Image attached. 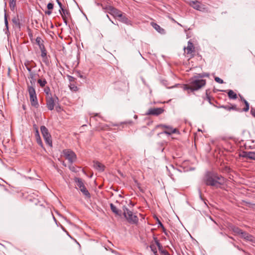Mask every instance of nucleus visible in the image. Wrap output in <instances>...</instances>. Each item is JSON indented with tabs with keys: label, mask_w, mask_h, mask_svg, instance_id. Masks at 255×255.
<instances>
[{
	"label": "nucleus",
	"mask_w": 255,
	"mask_h": 255,
	"mask_svg": "<svg viewBox=\"0 0 255 255\" xmlns=\"http://www.w3.org/2000/svg\"><path fill=\"white\" fill-rule=\"evenodd\" d=\"M108 12L113 15L115 17H118V18L121 16L122 14L123 13L120 10L116 8L113 6H109L108 8Z\"/></svg>",
	"instance_id": "1a4fd4ad"
},
{
	"label": "nucleus",
	"mask_w": 255,
	"mask_h": 255,
	"mask_svg": "<svg viewBox=\"0 0 255 255\" xmlns=\"http://www.w3.org/2000/svg\"><path fill=\"white\" fill-rule=\"evenodd\" d=\"M78 76L81 78H84V77L82 75H81L80 73L78 74Z\"/></svg>",
	"instance_id": "052dcab7"
},
{
	"label": "nucleus",
	"mask_w": 255,
	"mask_h": 255,
	"mask_svg": "<svg viewBox=\"0 0 255 255\" xmlns=\"http://www.w3.org/2000/svg\"><path fill=\"white\" fill-rule=\"evenodd\" d=\"M45 13L46 14L50 15L52 13V11L50 10H49L46 11L45 12Z\"/></svg>",
	"instance_id": "4d7b16f0"
},
{
	"label": "nucleus",
	"mask_w": 255,
	"mask_h": 255,
	"mask_svg": "<svg viewBox=\"0 0 255 255\" xmlns=\"http://www.w3.org/2000/svg\"><path fill=\"white\" fill-rule=\"evenodd\" d=\"M44 92L46 94V97H49L53 95L52 93L50 92V88L48 86L44 88Z\"/></svg>",
	"instance_id": "7c9ffc66"
},
{
	"label": "nucleus",
	"mask_w": 255,
	"mask_h": 255,
	"mask_svg": "<svg viewBox=\"0 0 255 255\" xmlns=\"http://www.w3.org/2000/svg\"><path fill=\"white\" fill-rule=\"evenodd\" d=\"M229 238H230V239H232V240H234V238L232 237H230V236H228Z\"/></svg>",
	"instance_id": "0e129e2a"
},
{
	"label": "nucleus",
	"mask_w": 255,
	"mask_h": 255,
	"mask_svg": "<svg viewBox=\"0 0 255 255\" xmlns=\"http://www.w3.org/2000/svg\"><path fill=\"white\" fill-rule=\"evenodd\" d=\"M240 156L247 159H250L255 160V152L244 151L240 154Z\"/></svg>",
	"instance_id": "9d476101"
},
{
	"label": "nucleus",
	"mask_w": 255,
	"mask_h": 255,
	"mask_svg": "<svg viewBox=\"0 0 255 255\" xmlns=\"http://www.w3.org/2000/svg\"><path fill=\"white\" fill-rule=\"evenodd\" d=\"M56 2L59 6L60 9H62V8H64V7L63 6L62 3L59 0H56Z\"/></svg>",
	"instance_id": "c03bdc74"
},
{
	"label": "nucleus",
	"mask_w": 255,
	"mask_h": 255,
	"mask_svg": "<svg viewBox=\"0 0 255 255\" xmlns=\"http://www.w3.org/2000/svg\"><path fill=\"white\" fill-rule=\"evenodd\" d=\"M164 112V109L162 108H150L146 113V115H152L157 116Z\"/></svg>",
	"instance_id": "6e6552de"
},
{
	"label": "nucleus",
	"mask_w": 255,
	"mask_h": 255,
	"mask_svg": "<svg viewBox=\"0 0 255 255\" xmlns=\"http://www.w3.org/2000/svg\"><path fill=\"white\" fill-rule=\"evenodd\" d=\"M53 218L54 220L55 221H56V219H55V218L54 217V216H53Z\"/></svg>",
	"instance_id": "774afa93"
},
{
	"label": "nucleus",
	"mask_w": 255,
	"mask_h": 255,
	"mask_svg": "<svg viewBox=\"0 0 255 255\" xmlns=\"http://www.w3.org/2000/svg\"><path fill=\"white\" fill-rule=\"evenodd\" d=\"M37 83L39 84L40 86L42 88L44 87L47 84V81L45 79H39L37 80Z\"/></svg>",
	"instance_id": "c85d7f7f"
},
{
	"label": "nucleus",
	"mask_w": 255,
	"mask_h": 255,
	"mask_svg": "<svg viewBox=\"0 0 255 255\" xmlns=\"http://www.w3.org/2000/svg\"><path fill=\"white\" fill-rule=\"evenodd\" d=\"M209 76V74L207 73H203L198 74L197 75L194 76V78H202L204 77H208Z\"/></svg>",
	"instance_id": "cd10ccee"
},
{
	"label": "nucleus",
	"mask_w": 255,
	"mask_h": 255,
	"mask_svg": "<svg viewBox=\"0 0 255 255\" xmlns=\"http://www.w3.org/2000/svg\"><path fill=\"white\" fill-rule=\"evenodd\" d=\"M40 130L45 142L50 146H52V142L51 136L47 128L44 126H42L40 127Z\"/></svg>",
	"instance_id": "423d86ee"
},
{
	"label": "nucleus",
	"mask_w": 255,
	"mask_h": 255,
	"mask_svg": "<svg viewBox=\"0 0 255 255\" xmlns=\"http://www.w3.org/2000/svg\"><path fill=\"white\" fill-rule=\"evenodd\" d=\"M243 101L245 104L246 107L245 108L242 109V111L247 112L249 111V108H250L249 103L245 99H243Z\"/></svg>",
	"instance_id": "473e14b6"
},
{
	"label": "nucleus",
	"mask_w": 255,
	"mask_h": 255,
	"mask_svg": "<svg viewBox=\"0 0 255 255\" xmlns=\"http://www.w3.org/2000/svg\"><path fill=\"white\" fill-rule=\"evenodd\" d=\"M215 80L216 82H217L218 83H220V84L224 83L223 80L222 79H221V78H220L219 77H215Z\"/></svg>",
	"instance_id": "58836bf2"
},
{
	"label": "nucleus",
	"mask_w": 255,
	"mask_h": 255,
	"mask_svg": "<svg viewBox=\"0 0 255 255\" xmlns=\"http://www.w3.org/2000/svg\"><path fill=\"white\" fill-rule=\"evenodd\" d=\"M123 214L127 221L130 224H137L138 218L136 215H133V212L129 210L126 206L123 207Z\"/></svg>",
	"instance_id": "f03ea898"
},
{
	"label": "nucleus",
	"mask_w": 255,
	"mask_h": 255,
	"mask_svg": "<svg viewBox=\"0 0 255 255\" xmlns=\"http://www.w3.org/2000/svg\"><path fill=\"white\" fill-rule=\"evenodd\" d=\"M130 204H131V205L132 206H133L134 205V204H133V203H132V202H131V201L130 202Z\"/></svg>",
	"instance_id": "e2e57ef3"
},
{
	"label": "nucleus",
	"mask_w": 255,
	"mask_h": 255,
	"mask_svg": "<svg viewBox=\"0 0 255 255\" xmlns=\"http://www.w3.org/2000/svg\"><path fill=\"white\" fill-rule=\"evenodd\" d=\"M225 92H227L229 98L231 99H236L237 98V94L232 90H229L227 91H224Z\"/></svg>",
	"instance_id": "5701e85b"
},
{
	"label": "nucleus",
	"mask_w": 255,
	"mask_h": 255,
	"mask_svg": "<svg viewBox=\"0 0 255 255\" xmlns=\"http://www.w3.org/2000/svg\"><path fill=\"white\" fill-rule=\"evenodd\" d=\"M12 22L16 28H18L19 30L20 29L21 24L17 14L12 18Z\"/></svg>",
	"instance_id": "f3484780"
},
{
	"label": "nucleus",
	"mask_w": 255,
	"mask_h": 255,
	"mask_svg": "<svg viewBox=\"0 0 255 255\" xmlns=\"http://www.w3.org/2000/svg\"><path fill=\"white\" fill-rule=\"evenodd\" d=\"M33 128H34L35 131H36V130H38V128L35 124L33 125Z\"/></svg>",
	"instance_id": "bf43d9fd"
},
{
	"label": "nucleus",
	"mask_w": 255,
	"mask_h": 255,
	"mask_svg": "<svg viewBox=\"0 0 255 255\" xmlns=\"http://www.w3.org/2000/svg\"><path fill=\"white\" fill-rule=\"evenodd\" d=\"M203 181L207 186L218 188L224 184L225 178L217 173L207 171L203 177Z\"/></svg>",
	"instance_id": "f257e3e1"
},
{
	"label": "nucleus",
	"mask_w": 255,
	"mask_h": 255,
	"mask_svg": "<svg viewBox=\"0 0 255 255\" xmlns=\"http://www.w3.org/2000/svg\"><path fill=\"white\" fill-rule=\"evenodd\" d=\"M29 73L30 75V78L33 79L34 76V74L31 71L30 72H29Z\"/></svg>",
	"instance_id": "864d4df0"
},
{
	"label": "nucleus",
	"mask_w": 255,
	"mask_h": 255,
	"mask_svg": "<svg viewBox=\"0 0 255 255\" xmlns=\"http://www.w3.org/2000/svg\"><path fill=\"white\" fill-rule=\"evenodd\" d=\"M158 227H161L162 230H164V227L163 226V225L162 224V223L159 220H158Z\"/></svg>",
	"instance_id": "de8ad7c7"
},
{
	"label": "nucleus",
	"mask_w": 255,
	"mask_h": 255,
	"mask_svg": "<svg viewBox=\"0 0 255 255\" xmlns=\"http://www.w3.org/2000/svg\"><path fill=\"white\" fill-rule=\"evenodd\" d=\"M5 13H4V24L5 26V34H7L9 33L8 31V22L7 20V16L6 13V10H4Z\"/></svg>",
	"instance_id": "b1692460"
},
{
	"label": "nucleus",
	"mask_w": 255,
	"mask_h": 255,
	"mask_svg": "<svg viewBox=\"0 0 255 255\" xmlns=\"http://www.w3.org/2000/svg\"><path fill=\"white\" fill-rule=\"evenodd\" d=\"M183 89L184 90H190L191 92H192V85H191L190 84L189 85H184V87H183Z\"/></svg>",
	"instance_id": "f704fd0d"
},
{
	"label": "nucleus",
	"mask_w": 255,
	"mask_h": 255,
	"mask_svg": "<svg viewBox=\"0 0 255 255\" xmlns=\"http://www.w3.org/2000/svg\"><path fill=\"white\" fill-rule=\"evenodd\" d=\"M167 170L168 171V175L171 179L174 180L173 173L178 171V170L174 167L172 165H169V167H166Z\"/></svg>",
	"instance_id": "ddd939ff"
},
{
	"label": "nucleus",
	"mask_w": 255,
	"mask_h": 255,
	"mask_svg": "<svg viewBox=\"0 0 255 255\" xmlns=\"http://www.w3.org/2000/svg\"><path fill=\"white\" fill-rule=\"evenodd\" d=\"M59 102L58 98L55 95H52L49 97H46V107L50 111L54 109L56 103Z\"/></svg>",
	"instance_id": "39448f33"
},
{
	"label": "nucleus",
	"mask_w": 255,
	"mask_h": 255,
	"mask_svg": "<svg viewBox=\"0 0 255 255\" xmlns=\"http://www.w3.org/2000/svg\"><path fill=\"white\" fill-rule=\"evenodd\" d=\"M206 83L205 80L194 78V77L190 80V84L192 85V92L197 91L204 87Z\"/></svg>",
	"instance_id": "20e7f679"
},
{
	"label": "nucleus",
	"mask_w": 255,
	"mask_h": 255,
	"mask_svg": "<svg viewBox=\"0 0 255 255\" xmlns=\"http://www.w3.org/2000/svg\"><path fill=\"white\" fill-rule=\"evenodd\" d=\"M187 54H190L194 51V47L193 44L189 40L188 42V45L186 47Z\"/></svg>",
	"instance_id": "412c9836"
},
{
	"label": "nucleus",
	"mask_w": 255,
	"mask_h": 255,
	"mask_svg": "<svg viewBox=\"0 0 255 255\" xmlns=\"http://www.w3.org/2000/svg\"><path fill=\"white\" fill-rule=\"evenodd\" d=\"M150 248L151 249V251L153 253L154 255H158L155 245L153 244L150 245Z\"/></svg>",
	"instance_id": "72a5a7b5"
},
{
	"label": "nucleus",
	"mask_w": 255,
	"mask_h": 255,
	"mask_svg": "<svg viewBox=\"0 0 255 255\" xmlns=\"http://www.w3.org/2000/svg\"><path fill=\"white\" fill-rule=\"evenodd\" d=\"M245 254H246V255H250L249 253H247V252H246V253H245Z\"/></svg>",
	"instance_id": "338daca9"
},
{
	"label": "nucleus",
	"mask_w": 255,
	"mask_h": 255,
	"mask_svg": "<svg viewBox=\"0 0 255 255\" xmlns=\"http://www.w3.org/2000/svg\"><path fill=\"white\" fill-rule=\"evenodd\" d=\"M29 62L28 61H27L26 62L24 63V65L28 71L30 72L31 70V67L29 66Z\"/></svg>",
	"instance_id": "ea45409f"
},
{
	"label": "nucleus",
	"mask_w": 255,
	"mask_h": 255,
	"mask_svg": "<svg viewBox=\"0 0 255 255\" xmlns=\"http://www.w3.org/2000/svg\"><path fill=\"white\" fill-rule=\"evenodd\" d=\"M249 233L246 232H244V231H242V233H241V238H243V239H245V237Z\"/></svg>",
	"instance_id": "37998d69"
},
{
	"label": "nucleus",
	"mask_w": 255,
	"mask_h": 255,
	"mask_svg": "<svg viewBox=\"0 0 255 255\" xmlns=\"http://www.w3.org/2000/svg\"><path fill=\"white\" fill-rule=\"evenodd\" d=\"M38 46H39V48L40 49L41 51H42V50H46L43 43H42V44H40V45H39Z\"/></svg>",
	"instance_id": "a18cd8bd"
},
{
	"label": "nucleus",
	"mask_w": 255,
	"mask_h": 255,
	"mask_svg": "<svg viewBox=\"0 0 255 255\" xmlns=\"http://www.w3.org/2000/svg\"><path fill=\"white\" fill-rule=\"evenodd\" d=\"M151 24L152 26V27L160 34H164L165 33V30L163 28H161L156 23L151 22Z\"/></svg>",
	"instance_id": "a211bd4d"
},
{
	"label": "nucleus",
	"mask_w": 255,
	"mask_h": 255,
	"mask_svg": "<svg viewBox=\"0 0 255 255\" xmlns=\"http://www.w3.org/2000/svg\"><path fill=\"white\" fill-rule=\"evenodd\" d=\"M74 181L76 183V186L79 189L83 188L85 186L83 180L81 178L78 177H75L74 178Z\"/></svg>",
	"instance_id": "6ab92c4d"
},
{
	"label": "nucleus",
	"mask_w": 255,
	"mask_h": 255,
	"mask_svg": "<svg viewBox=\"0 0 255 255\" xmlns=\"http://www.w3.org/2000/svg\"><path fill=\"white\" fill-rule=\"evenodd\" d=\"M16 0H9V5H16Z\"/></svg>",
	"instance_id": "49530a36"
},
{
	"label": "nucleus",
	"mask_w": 255,
	"mask_h": 255,
	"mask_svg": "<svg viewBox=\"0 0 255 255\" xmlns=\"http://www.w3.org/2000/svg\"><path fill=\"white\" fill-rule=\"evenodd\" d=\"M170 127V126H167V125H163V124H160V125H158L157 126V128H165L166 129H167L168 128H169Z\"/></svg>",
	"instance_id": "79ce46f5"
},
{
	"label": "nucleus",
	"mask_w": 255,
	"mask_h": 255,
	"mask_svg": "<svg viewBox=\"0 0 255 255\" xmlns=\"http://www.w3.org/2000/svg\"><path fill=\"white\" fill-rule=\"evenodd\" d=\"M245 240L250 241L253 243H255V238L251 235L248 234L245 237Z\"/></svg>",
	"instance_id": "c756f323"
},
{
	"label": "nucleus",
	"mask_w": 255,
	"mask_h": 255,
	"mask_svg": "<svg viewBox=\"0 0 255 255\" xmlns=\"http://www.w3.org/2000/svg\"><path fill=\"white\" fill-rule=\"evenodd\" d=\"M15 6H16L15 5H9L10 8L11 10H12V11L14 10Z\"/></svg>",
	"instance_id": "603ef678"
},
{
	"label": "nucleus",
	"mask_w": 255,
	"mask_h": 255,
	"mask_svg": "<svg viewBox=\"0 0 255 255\" xmlns=\"http://www.w3.org/2000/svg\"><path fill=\"white\" fill-rule=\"evenodd\" d=\"M59 12L62 18H71V14L68 9L63 8L62 9H59Z\"/></svg>",
	"instance_id": "f8f14e48"
},
{
	"label": "nucleus",
	"mask_w": 255,
	"mask_h": 255,
	"mask_svg": "<svg viewBox=\"0 0 255 255\" xmlns=\"http://www.w3.org/2000/svg\"><path fill=\"white\" fill-rule=\"evenodd\" d=\"M47 7L49 10H51L53 8V4L51 2H49L47 4Z\"/></svg>",
	"instance_id": "a19ab883"
},
{
	"label": "nucleus",
	"mask_w": 255,
	"mask_h": 255,
	"mask_svg": "<svg viewBox=\"0 0 255 255\" xmlns=\"http://www.w3.org/2000/svg\"><path fill=\"white\" fill-rule=\"evenodd\" d=\"M162 232L165 234V235L166 236H168V233L167 232H166V230L165 229V228H164V230H162Z\"/></svg>",
	"instance_id": "13d9d810"
},
{
	"label": "nucleus",
	"mask_w": 255,
	"mask_h": 255,
	"mask_svg": "<svg viewBox=\"0 0 255 255\" xmlns=\"http://www.w3.org/2000/svg\"><path fill=\"white\" fill-rule=\"evenodd\" d=\"M233 245H234V246L236 248H237L239 250H240V251H242V252H243L244 253H246V252L245 250H243V249H241L239 246L235 245L234 244H233Z\"/></svg>",
	"instance_id": "3c124183"
},
{
	"label": "nucleus",
	"mask_w": 255,
	"mask_h": 255,
	"mask_svg": "<svg viewBox=\"0 0 255 255\" xmlns=\"http://www.w3.org/2000/svg\"><path fill=\"white\" fill-rule=\"evenodd\" d=\"M35 138H36V140L37 143L41 147H42L43 146V144L42 140L41 139V137H40V134H39L38 130H36V133L35 134Z\"/></svg>",
	"instance_id": "4be33fe9"
},
{
	"label": "nucleus",
	"mask_w": 255,
	"mask_h": 255,
	"mask_svg": "<svg viewBox=\"0 0 255 255\" xmlns=\"http://www.w3.org/2000/svg\"><path fill=\"white\" fill-rule=\"evenodd\" d=\"M118 20L127 25H131V21L126 16L125 14L122 13Z\"/></svg>",
	"instance_id": "dca6fc26"
},
{
	"label": "nucleus",
	"mask_w": 255,
	"mask_h": 255,
	"mask_svg": "<svg viewBox=\"0 0 255 255\" xmlns=\"http://www.w3.org/2000/svg\"><path fill=\"white\" fill-rule=\"evenodd\" d=\"M36 43L39 46L40 45V44H42L43 43V41L42 40V39L41 38V37H37L36 38Z\"/></svg>",
	"instance_id": "c9c22d12"
},
{
	"label": "nucleus",
	"mask_w": 255,
	"mask_h": 255,
	"mask_svg": "<svg viewBox=\"0 0 255 255\" xmlns=\"http://www.w3.org/2000/svg\"><path fill=\"white\" fill-rule=\"evenodd\" d=\"M28 92L29 95L30 101L31 106L37 108L39 107V104L35 92V88L32 86H28Z\"/></svg>",
	"instance_id": "7ed1b4c3"
},
{
	"label": "nucleus",
	"mask_w": 255,
	"mask_h": 255,
	"mask_svg": "<svg viewBox=\"0 0 255 255\" xmlns=\"http://www.w3.org/2000/svg\"><path fill=\"white\" fill-rule=\"evenodd\" d=\"M94 167L99 171H103L105 169V166L99 161L93 162Z\"/></svg>",
	"instance_id": "4468645a"
},
{
	"label": "nucleus",
	"mask_w": 255,
	"mask_h": 255,
	"mask_svg": "<svg viewBox=\"0 0 255 255\" xmlns=\"http://www.w3.org/2000/svg\"><path fill=\"white\" fill-rule=\"evenodd\" d=\"M134 118L135 119L137 118V116H136V115H134Z\"/></svg>",
	"instance_id": "69168bd1"
},
{
	"label": "nucleus",
	"mask_w": 255,
	"mask_h": 255,
	"mask_svg": "<svg viewBox=\"0 0 255 255\" xmlns=\"http://www.w3.org/2000/svg\"><path fill=\"white\" fill-rule=\"evenodd\" d=\"M189 5L195 9L201 11L204 8L200 4V2L197 0H191L189 1Z\"/></svg>",
	"instance_id": "9b49d317"
},
{
	"label": "nucleus",
	"mask_w": 255,
	"mask_h": 255,
	"mask_svg": "<svg viewBox=\"0 0 255 255\" xmlns=\"http://www.w3.org/2000/svg\"><path fill=\"white\" fill-rule=\"evenodd\" d=\"M230 106L229 105H222L218 107L219 108H222L227 111H230Z\"/></svg>",
	"instance_id": "4c0bfd02"
},
{
	"label": "nucleus",
	"mask_w": 255,
	"mask_h": 255,
	"mask_svg": "<svg viewBox=\"0 0 255 255\" xmlns=\"http://www.w3.org/2000/svg\"><path fill=\"white\" fill-rule=\"evenodd\" d=\"M80 190L82 192L84 196H85L86 197H87L89 198L91 197L90 194L85 186H84L83 187V188H81Z\"/></svg>",
	"instance_id": "a878e982"
},
{
	"label": "nucleus",
	"mask_w": 255,
	"mask_h": 255,
	"mask_svg": "<svg viewBox=\"0 0 255 255\" xmlns=\"http://www.w3.org/2000/svg\"><path fill=\"white\" fill-rule=\"evenodd\" d=\"M41 56L43 59H47V51L46 50H42L41 51Z\"/></svg>",
	"instance_id": "e433bc0d"
},
{
	"label": "nucleus",
	"mask_w": 255,
	"mask_h": 255,
	"mask_svg": "<svg viewBox=\"0 0 255 255\" xmlns=\"http://www.w3.org/2000/svg\"><path fill=\"white\" fill-rule=\"evenodd\" d=\"M141 80H142V82H143L144 84H145V80H144V79L142 78H141Z\"/></svg>",
	"instance_id": "680f3d73"
},
{
	"label": "nucleus",
	"mask_w": 255,
	"mask_h": 255,
	"mask_svg": "<svg viewBox=\"0 0 255 255\" xmlns=\"http://www.w3.org/2000/svg\"><path fill=\"white\" fill-rule=\"evenodd\" d=\"M231 110H234L239 112H242V109L238 108L236 105H231L230 106V111Z\"/></svg>",
	"instance_id": "2f4dec72"
},
{
	"label": "nucleus",
	"mask_w": 255,
	"mask_h": 255,
	"mask_svg": "<svg viewBox=\"0 0 255 255\" xmlns=\"http://www.w3.org/2000/svg\"><path fill=\"white\" fill-rule=\"evenodd\" d=\"M110 208L112 211L115 213L116 215L119 216H121L123 213V212L121 210H119L113 203H111Z\"/></svg>",
	"instance_id": "2eb2a0df"
},
{
	"label": "nucleus",
	"mask_w": 255,
	"mask_h": 255,
	"mask_svg": "<svg viewBox=\"0 0 255 255\" xmlns=\"http://www.w3.org/2000/svg\"><path fill=\"white\" fill-rule=\"evenodd\" d=\"M65 24L67 25L68 24L67 18H62Z\"/></svg>",
	"instance_id": "6e6d98bb"
},
{
	"label": "nucleus",
	"mask_w": 255,
	"mask_h": 255,
	"mask_svg": "<svg viewBox=\"0 0 255 255\" xmlns=\"http://www.w3.org/2000/svg\"><path fill=\"white\" fill-rule=\"evenodd\" d=\"M153 239H154V241L155 242L156 245L158 247L159 251L160 252V254H161L162 251H164L165 250L163 249L161 244L160 243L159 241H158V240L157 239V238L154 237Z\"/></svg>",
	"instance_id": "393cba45"
},
{
	"label": "nucleus",
	"mask_w": 255,
	"mask_h": 255,
	"mask_svg": "<svg viewBox=\"0 0 255 255\" xmlns=\"http://www.w3.org/2000/svg\"><path fill=\"white\" fill-rule=\"evenodd\" d=\"M251 113L252 115L255 118V109L252 108L251 110Z\"/></svg>",
	"instance_id": "09e8293b"
},
{
	"label": "nucleus",
	"mask_w": 255,
	"mask_h": 255,
	"mask_svg": "<svg viewBox=\"0 0 255 255\" xmlns=\"http://www.w3.org/2000/svg\"><path fill=\"white\" fill-rule=\"evenodd\" d=\"M63 153L66 158L68 160L70 163H73L76 159V154L72 150H65L63 151Z\"/></svg>",
	"instance_id": "0eeeda50"
},
{
	"label": "nucleus",
	"mask_w": 255,
	"mask_h": 255,
	"mask_svg": "<svg viewBox=\"0 0 255 255\" xmlns=\"http://www.w3.org/2000/svg\"><path fill=\"white\" fill-rule=\"evenodd\" d=\"M43 62H44L46 65H48V64H49L48 59V58H47V59H43Z\"/></svg>",
	"instance_id": "5fc2aeb1"
},
{
	"label": "nucleus",
	"mask_w": 255,
	"mask_h": 255,
	"mask_svg": "<svg viewBox=\"0 0 255 255\" xmlns=\"http://www.w3.org/2000/svg\"><path fill=\"white\" fill-rule=\"evenodd\" d=\"M176 132H178V130L176 128H173L172 127H170L168 128L166 130H164L163 132L161 133H164L168 135H171L172 133H175Z\"/></svg>",
	"instance_id": "aec40b11"
},
{
	"label": "nucleus",
	"mask_w": 255,
	"mask_h": 255,
	"mask_svg": "<svg viewBox=\"0 0 255 255\" xmlns=\"http://www.w3.org/2000/svg\"><path fill=\"white\" fill-rule=\"evenodd\" d=\"M231 229L236 234L240 235L242 233V230L238 227L232 226L231 227Z\"/></svg>",
	"instance_id": "bb28decb"
},
{
	"label": "nucleus",
	"mask_w": 255,
	"mask_h": 255,
	"mask_svg": "<svg viewBox=\"0 0 255 255\" xmlns=\"http://www.w3.org/2000/svg\"><path fill=\"white\" fill-rule=\"evenodd\" d=\"M162 255H170V254L166 251H162V253L161 254Z\"/></svg>",
	"instance_id": "8fccbe9b"
}]
</instances>
